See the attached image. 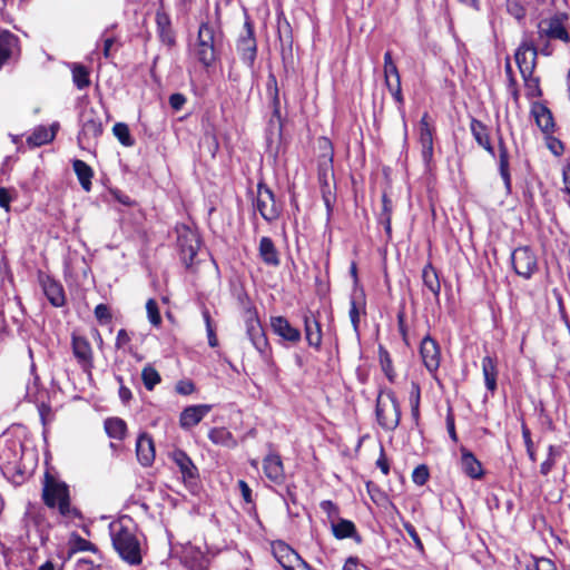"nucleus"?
<instances>
[{
    "instance_id": "f257e3e1",
    "label": "nucleus",
    "mask_w": 570,
    "mask_h": 570,
    "mask_svg": "<svg viewBox=\"0 0 570 570\" xmlns=\"http://www.w3.org/2000/svg\"><path fill=\"white\" fill-rule=\"evenodd\" d=\"M112 546L122 560L130 564L141 562L140 544L135 534V525L129 518H121L109 527Z\"/></svg>"
},
{
    "instance_id": "f03ea898",
    "label": "nucleus",
    "mask_w": 570,
    "mask_h": 570,
    "mask_svg": "<svg viewBox=\"0 0 570 570\" xmlns=\"http://www.w3.org/2000/svg\"><path fill=\"white\" fill-rule=\"evenodd\" d=\"M42 499L49 508H58L63 517L70 518L75 514V510L70 507L67 484L48 473L45 476Z\"/></svg>"
},
{
    "instance_id": "7ed1b4c3",
    "label": "nucleus",
    "mask_w": 570,
    "mask_h": 570,
    "mask_svg": "<svg viewBox=\"0 0 570 570\" xmlns=\"http://www.w3.org/2000/svg\"><path fill=\"white\" fill-rule=\"evenodd\" d=\"M193 52L204 66L208 67L217 58L215 28L208 23L199 26L197 40L193 46Z\"/></svg>"
},
{
    "instance_id": "20e7f679",
    "label": "nucleus",
    "mask_w": 570,
    "mask_h": 570,
    "mask_svg": "<svg viewBox=\"0 0 570 570\" xmlns=\"http://www.w3.org/2000/svg\"><path fill=\"white\" fill-rule=\"evenodd\" d=\"M102 130L101 114L92 107L85 108L81 114V130L78 135L79 146L83 149L90 148L96 144Z\"/></svg>"
},
{
    "instance_id": "39448f33",
    "label": "nucleus",
    "mask_w": 570,
    "mask_h": 570,
    "mask_svg": "<svg viewBox=\"0 0 570 570\" xmlns=\"http://www.w3.org/2000/svg\"><path fill=\"white\" fill-rule=\"evenodd\" d=\"M376 416L385 430H394L400 423L401 411L399 402L392 392L381 393L376 403Z\"/></svg>"
},
{
    "instance_id": "423d86ee",
    "label": "nucleus",
    "mask_w": 570,
    "mask_h": 570,
    "mask_svg": "<svg viewBox=\"0 0 570 570\" xmlns=\"http://www.w3.org/2000/svg\"><path fill=\"white\" fill-rule=\"evenodd\" d=\"M177 245L183 263L186 267L193 266L200 248L198 234L185 225L177 227Z\"/></svg>"
},
{
    "instance_id": "0eeeda50",
    "label": "nucleus",
    "mask_w": 570,
    "mask_h": 570,
    "mask_svg": "<svg viewBox=\"0 0 570 570\" xmlns=\"http://www.w3.org/2000/svg\"><path fill=\"white\" fill-rule=\"evenodd\" d=\"M272 553L284 570H295V566L303 570H313V568L301 558V556L286 542L277 540L271 544Z\"/></svg>"
},
{
    "instance_id": "6e6552de",
    "label": "nucleus",
    "mask_w": 570,
    "mask_h": 570,
    "mask_svg": "<svg viewBox=\"0 0 570 570\" xmlns=\"http://www.w3.org/2000/svg\"><path fill=\"white\" fill-rule=\"evenodd\" d=\"M511 261L515 273L525 279H529L538 269L537 255L528 246L515 248Z\"/></svg>"
},
{
    "instance_id": "1a4fd4ad",
    "label": "nucleus",
    "mask_w": 570,
    "mask_h": 570,
    "mask_svg": "<svg viewBox=\"0 0 570 570\" xmlns=\"http://www.w3.org/2000/svg\"><path fill=\"white\" fill-rule=\"evenodd\" d=\"M255 207L267 222L277 219L281 214V207L277 205L273 191L263 184L257 186Z\"/></svg>"
},
{
    "instance_id": "9d476101",
    "label": "nucleus",
    "mask_w": 570,
    "mask_h": 570,
    "mask_svg": "<svg viewBox=\"0 0 570 570\" xmlns=\"http://www.w3.org/2000/svg\"><path fill=\"white\" fill-rule=\"evenodd\" d=\"M538 29L541 38L554 39L563 42L570 41V35L564 26V18L561 16H554L541 20Z\"/></svg>"
},
{
    "instance_id": "9b49d317",
    "label": "nucleus",
    "mask_w": 570,
    "mask_h": 570,
    "mask_svg": "<svg viewBox=\"0 0 570 570\" xmlns=\"http://www.w3.org/2000/svg\"><path fill=\"white\" fill-rule=\"evenodd\" d=\"M537 49L529 40H523L518 47L514 59L521 76L532 75L537 63Z\"/></svg>"
},
{
    "instance_id": "f8f14e48",
    "label": "nucleus",
    "mask_w": 570,
    "mask_h": 570,
    "mask_svg": "<svg viewBox=\"0 0 570 570\" xmlns=\"http://www.w3.org/2000/svg\"><path fill=\"white\" fill-rule=\"evenodd\" d=\"M245 323L248 338L250 340L254 347L258 352L263 353L266 350L268 343L255 311L247 309Z\"/></svg>"
},
{
    "instance_id": "ddd939ff",
    "label": "nucleus",
    "mask_w": 570,
    "mask_h": 570,
    "mask_svg": "<svg viewBox=\"0 0 570 570\" xmlns=\"http://www.w3.org/2000/svg\"><path fill=\"white\" fill-rule=\"evenodd\" d=\"M420 354L426 370L430 373H435L441 362L440 346L436 341L425 336L421 342Z\"/></svg>"
},
{
    "instance_id": "4468645a",
    "label": "nucleus",
    "mask_w": 570,
    "mask_h": 570,
    "mask_svg": "<svg viewBox=\"0 0 570 570\" xmlns=\"http://www.w3.org/2000/svg\"><path fill=\"white\" fill-rule=\"evenodd\" d=\"M212 405H190L183 410L179 416V424L183 429L189 430L197 425L210 411Z\"/></svg>"
},
{
    "instance_id": "2eb2a0df",
    "label": "nucleus",
    "mask_w": 570,
    "mask_h": 570,
    "mask_svg": "<svg viewBox=\"0 0 570 570\" xmlns=\"http://www.w3.org/2000/svg\"><path fill=\"white\" fill-rule=\"evenodd\" d=\"M420 144L422 158L425 164H430L433 157V128L429 122L428 114H424L420 120Z\"/></svg>"
},
{
    "instance_id": "dca6fc26",
    "label": "nucleus",
    "mask_w": 570,
    "mask_h": 570,
    "mask_svg": "<svg viewBox=\"0 0 570 570\" xmlns=\"http://www.w3.org/2000/svg\"><path fill=\"white\" fill-rule=\"evenodd\" d=\"M271 327L276 335L287 342L295 344L301 340L299 330L293 327L291 323L283 316L271 317Z\"/></svg>"
},
{
    "instance_id": "f3484780",
    "label": "nucleus",
    "mask_w": 570,
    "mask_h": 570,
    "mask_svg": "<svg viewBox=\"0 0 570 570\" xmlns=\"http://www.w3.org/2000/svg\"><path fill=\"white\" fill-rule=\"evenodd\" d=\"M137 459L144 466H149L155 460V446L151 438L141 433L136 442Z\"/></svg>"
},
{
    "instance_id": "a211bd4d",
    "label": "nucleus",
    "mask_w": 570,
    "mask_h": 570,
    "mask_svg": "<svg viewBox=\"0 0 570 570\" xmlns=\"http://www.w3.org/2000/svg\"><path fill=\"white\" fill-rule=\"evenodd\" d=\"M169 456L178 466L185 481L196 479L197 468L184 451L176 449L169 454Z\"/></svg>"
},
{
    "instance_id": "6ab92c4d",
    "label": "nucleus",
    "mask_w": 570,
    "mask_h": 570,
    "mask_svg": "<svg viewBox=\"0 0 570 570\" xmlns=\"http://www.w3.org/2000/svg\"><path fill=\"white\" fill-rule=\"evenodd\" d=\"M72 350L81 366L89 370L92 366V351L89 342L85 337L73 336Z\"/></svg>"
},
{
    "instance_id": "aec40b11",
    "label": "nucleus",
    "mask_w": 570,
    "mask_h": 570,
    "mask_svg": "<svg viewBox=\"0 0 570 570\" xmlns=\"http://www.w3.org/2000/svg\"><path fill=\"white\" fill-rule=\"evenodd\" d=\"M237 50L242 60L249 68H253L254 61L256 59V41L249 28L247 30V35L238 40Z\"/></svg>"
},
{
    "instance_id": "412c9836",
    "label": "nucleus",
    "mask_w": 570,
    "mask_h": 570,
    "mask_svg": "<svg viewBox=\"0 0 570 570\" xmlns=\"http://www.w3.org/2000/svg\"><path fill=\"white\" fill-rule=\"evenodd\" d=\"M531 115L533 116L537 126L546 134H549L554 128V121L551 111L541 102H534L531 107Z\"/></svg>"
},
{
    "instance_id": "4be33fe9",
    "label": "nucleus",
    "mask_w": 570,
    "mask_h": 570,
    "mask_svg": "<svg viewBox=\"0 0 570 570\" xmlns=\"http://www.w3.org/2000/svg\"><path fill=\"white\" fill-rule=\"evenodd\" d=\"M156 23L161 41L173 46L175 43V35L171 29L170 17L163 8H159L156 12Z\"/></svg>"
},
{
    "instance_id": "5701e85b",
    "label": "nucleus",
    "mask_w": 570,
    "mask_h": 570,
    "mask_svg": "<svg viewBox=\"0 0 570 570\" xmlns=\"http://www.w3.org/2000/svg\"><path fill=\"white\" fill-rule=\"evenodd\" d=\"M59 124L53 122L49 128L45 126L37 127L33 132L28 137L27 142L32 147H39L53 140Z\"/></svg>"
},
{
    "instance_id": "b1692460",
    "label": "nucleus",
    "mask_w": 570,
    "mask_h": 570,
    "mask_svg": "<svg viewBox=\"0 0 570 570\" xmlns=\"http://www.w3.org/2000/svg\"><path fill=\"white\" fill-rule=\"evenodd\" d=\"M263 469L266 476L276 483H281L284 479V468L281 456L269 454L264 459Z\"/></svg>"
},
{
    "instance_id": "393cba45",
    "label": "nucleus",
    "mask_w": 570,
    "mask_h": 570,
    "mask_svg": "<svg viewBox=\"0 0 570 570\" xmlns=\"http://www.w3.org/2000/svg\"><path fill=\"white\" fill-rule=\"evenodd\" d=\"M461 469L472 479H480L483 475L480 461L466 449L461 450Z\"/></svg>"
},
{
    "instance_id": "a878e982",
    "label": "nucleus",
    "mask_w": 570,
    "mask_h": 570,
    "mask_svg": "<svg viewBox=\"0 0 570 570\" xmlns=\"http://www.w3.org/2000/svg\"><path fill=\"white\" fill-rule=\"evenodd\" d=\"M482 373L485 382V386L489 391L494 392L497 389L498 379V362L497 358L490 355H485L481 362Z\"/></svg>"
},
{
    "instance_id": "bb28decb",
    "label": "nucleus",
    "mask_w": 570,
    "mask_h": 570,
    "mask_svg": "<svg viewBox=\"0 0 570 570\" xmlns=\"http://www.w3.org/2000/svg\"><path fill=\"white\" fill-rule=\"evenodd\" d=\"M517 570H558V568L548 558L524 557L523 559H518Z\"/></svg>"
},
{
    "instance_id": "cd10ccee",
    "label": "nucleus",
    "mask_w": 570,
    "mask_h": 570,
    "mask_svg": "<svg viewBox=\"0 0 570 570\" xmlns=\"http://www.w3.org/2000/svg\"><path fill=\"white\" fill-rule=\"evenodd\" d=\"M258 253L262 261L269 266H278V252L269 237H262L259 240Z\"/></svg>"
},
{
    "instance_id": "c85d7f7f",
    "label": "nucleus",
    "mask_w": 570,
    "mask_h": 570,
    "mask_svg": "<svg viewBox=\"0 0 570 570\" xmlns=\"http://www.w3.org/2000/svg\"><path fill=\"white\" fill-rule=\"evenodd\" d=\"M42 287L47 298L53 306L60 307L65 304V292L59 283L51 278H47L42 282Z\"/></svg>"
},
{
    "instance_id": "c756f323",
    "label": "nucleus",
    "mask_w": 570,
    "mask_h": 570,
    "mask_svg": "<svg viewBox=\"0 0 570 570\" xmlns=\"http://www.w3.org/2000/svg\"><path fill=\"white\" fill-rule=\"evenodd\" d=\"M17 45L18 39L16 36L8 31L0 33V68L11 57Z\"/></svg>"
},
{
    "instance_id": "7c9ffc66",
    "label": "nucleus",
    "mask_w": 570,
    "mask_h": 570,
    "mask_svg": "<svg viewBox=\"0 0 570 570\" xmlns=\"http://www.w3.org/2000/svg\"><path fill=\"white\" fill-rule=\"evenodd\" d=\"M72 167L83 190L90 191L91 178L94 176V171L90 166L82 160L76 159Z\"/></svg>"
},
{
    "instance_id": "2f4dec72",
    "label": "nucleus",
    "mask_w": 570,
    "mask_h": 570,
    "mask_svg": "<svg viewBox=\"0 0 570 570\" xmlns=\"http://www.w3.org/2000/svg\"><path fill=\"white\" fill-rule=\"evenodd\" d=\"M305 335L308 344L314 347H320L322 343L321 325L316 320H311L308 316L304 317Z\"/></svg>"
},
{
    "instance_id": "473e14b6",
    "label": "nucleus",
    "mask_w": 570,
    "mask_h": 570,
    "mask_svg": "<svg viewBox=\"0 0 570 570\" xmlns=\"http://www.w3.org/2000/svg\"><path fill=\"white\" fill-rule=\"evenodd\" d=\"M422 278L424 286L433 294L435 298H439L441 285L436 271L432 265L428 264L422 271Z\"/></svg>"
},
{
    "instance_id": "72a5a7b5",
    "label": "nucleus",
    "mask_w": 570,
    "mask_h": 570,
    "mask_svg": "<svg viewBox=\"0 0 570 570\" xmlns=\"http://www.w3.org/2000/svg\"><path fill=\"white\" fill-rule=\"evenodd\" d=\"M105 431L109 438L122 440L127 433L126 422L119 417H109L105 421Z\"/></svg>"
},
{
    "instance_id": "f704fd0d",
    "label": "nucleus",
    "mask_w": 570,
    "mask_h": 570,
    "mask_svg": "<svg viewBox=\"0 0 570 570\" xmlns=\"http://www.w3.org/2000/svg\"><path fill=\"white\" fill-rule=\"evenodd\" d=\"M471 131H472L475 140L478 141V144L481 147H483L485 150H488L489 153L493 154V148L490 142V137H489L487 128L483 126V124L478 120H473L471 122Z\"/></svg>"
},
{
    "instance_id": "c9c22d12",
    "label": "nucleus",
    "mask_w": 570,
    "mask_h": 570,
    "mask_svg": "<svg viewBox=\"0 0 570 570\" xmlns=\"http://www.w3.org/2000/svg\"><path fill=\"white\" fill-rule=\"evenodd\" d=\"M393 78H394V81H392L391 78L385 79V83L389 88V91L393 96L394 100L400 105V109H402L404 98L402 95L401 77L397 76V77H393ZM401 111H403V110H401ZM402 118H403L404 134L406 135L407 126L404 120V112H402Z\"/></svg>"
},
{
    "instance_id": "e433bc0d",
    "label": "nucleus",
    "mask_w": 570,
    "mask_h": 570,
    "mask_svg": "<svg viewBox=\"0 0 570 570\" xmlns=\"http://www.w3.org/2000/svg\"><path fill=\"white\" fill-rule=\"evenodd\" d=\"M332 531L337 539L351 538L355 533V525L352 521L342 519L336 523L332 522Z\"/></svg>"
},
{
    "instance_id": "4c0bfd02",
    "label": "nucleus",
    "mask_w": 570,
    "mask_h": 570,
    "mask_svg": "<svg viewBox=\"0 0 570 570\" xmlns=\"http://www.w3.org/2000/svg\"><path fill=\"white\" fill-rule=\"evenodd\" d=\"M365 313V303L363 299L356 301L353 298L351 301V307L348 312V316L351 320V323L353 325L354 331L358 332V325H360V316L361 314Z\"/></svg>"
},
{
    "instance_id": "58836bf2",
    "label": "nucleus",
    "mask_w": 570,
    "mask_h": 570,
    "mask_svg": "<svg viewBox=\"0 0 570 570\" xmlns=\"http://www.w3.org/2000/svg\"><path fill=\"white\" fill-rule=\"evenodd\" d=\"M72 79L78 89H83L90 85L89 72L81 65H73Z\"/></svg>"
},
{
    "instance_id": "ea45409f",
    "label": "nucleus",
    "mask_w": 570,
    "mask_h": 570,
    "mask_svg": "<svg viewBox=\"0 0 570 570\" xmlns=\"http://www.w3.org/2000/svg\"><path fill=\"white\" fill-rule=\"evenodd\" d=\"M141 379L145 387L149 391H151L160 382L159 373L150 365H147L142 368Z\"/></svg>"
},
{
    "instance_id": "a19ab883",
    "label": "nucleus",
    "mask_w": 570,
    "mask_h": 570,
    "mask_svg": "<svg viewBox=\"0 0 570 570\" xmlns=\"http://www.w3.org/2000/svg\"><path fill=\"white\" fill-rule=\"evenodd\" d=\"M114 135L126 147H131L135 141L130 135L129 128L124 122H117L112 128Z\"/></svg>"
},
{
    "instance_id": "79ce46f5",
    "label": "nucleus",
    "mask_w": 570,
    "mask_h": 570,
    "mask_svg": "<svg viewBox=\"0 0 570 570\" xmlns=\"http://www.w3.org/2000/svg\"><path fill=\"white\" fill-rule=\"evenodd\" d=\"M420 396H421L420 386L416 383L412 382L409 401H410V405H411V414L415 422L419 421V416H420V410H419Z\"/></svg>"
},
{
    "instance_id": "37998d69",
    "label": "nucleus",
    "mask_w": 570,
    "mask_h": 570,
    "mask_svg": "<svg viewBox=\"0 0 570 570\" xmlns=\"http://www.w3.org/2000/svg\"><path fill=\"white\" fill-rule=\"evenodd\" d=\"M208 436L216 444L228 446L234 443L232 434L226 429L223 428L210 430Z\"/></svg>"
},
{
    "instance_id": "c03bdc74",
    "label": "nucleus",
    "mask_w": 570,
    "mask_h": 570,
    "mask_svg": "<svg viewBox=\"0 0 570 570\" xmlns=\"http://www.w3.org/2000/svg\"><path fill=\"white\" fill-rule=\"evenodd\" d=\"M525 86V92L528 97L534 98L541 96V89L539 85V79L533 77L532 75L522 76Z\"/></svg>"
},
{
    "instance_id": "a18cd8bd",
    "label": "nucleus",
    "mask_w": 570,
    "mask_h": 570,
    "mask_svg": "<svg viewBox=\"0 0 570 570\" xmlns=\"http://www.w3.org/2000/svg\"><path fill=\"white\" fill-rule=\"evenodd\" d=\"M380 363L386 377L392 382L395 377L392 360L387 351L383 350L382 347L380 348Z\"/></svg>"
},
{
    "instance_id": "49530a36",
    "label": "nucleus",
    "mask_w": 570,
    "mask_h": 570,
    "mask_svg": "<svg viewBox=\"0 0 570 570\" xmlns=\"http://www.w3.org/2000/svg\"><path fill=\"white\" fill-rule=\"evenodd\" d=\"M146 311L149 322L154 326H159L161 324V316L159 313L158 304L155 299L150 298L147 301Z\"/></svg>"
},
{
    "instance_id": "de8ad7c7",
    "label": "nucleus",
    "mask_w": 570,
    "mask_h": 570,
    "mask_svg": "<svg viewBox=\"0 0 570 570\" xmlns=\"http://www.w3.org/2000/svg\"><path fill=\"white\" fill-rule=\"evenodd\" d=\"M507 10L517 20H522L525 17V8L520 0H507Z\"/></svg>"
},
{
    "instance_id": "09e8293b",
    "label": "nucleus",
    "mask_w": 570,
    "mask_h": 570,
    "mask_svg": "<svg viewBox=\"0 0 570 570\" xmlns=\"http://www.w3.org/2000/svg\"><path fill=\"white\" fill-rule=\"evenodd\" d=\"M500 174L504 180L505 186L510 187V173H509V157L504 148L500 150Z\"/></svg>"
},
{
    "instance_id": "8fccbe9b",
    "label": "nucleus",
    "mask_w": 570,
    "mask_h": 570,
    "mask_svg": "<svg viewBox=\"0 0 570 570\" xmlns=\"http://www.w3.org/2000/svg\"><path fill=\"white\" fill-rule=\"evenodd\" d=\"M400 76L399 69L392 59L391 51H386L384 55V77L385 79Z\"/></svg>"
},
{
    "instance_id": "3c124183",
    "label": "nucleus",
    "mask_w": 570,
    "mask_h": 570,
    "mask_svg": "<svg viewBox=\"0 0 570 570\" xmlns=\"http://www.w3.org/2000/svg\"><path fill=\"white\" fill-rule=\"evenodd\" d=\"M558 455V451L553 445L549 446V453L546 461H543L540 465V472L543 475L549 474L556 463V456Z\"/></svg>"
},
{
    "instance_id": "603ef678",
    "label": "nucleus",
    "mask_w": 570,
    "mask_h": 570,
    "mask_svg": "<svg viewBox=\"0 0 570 570\" xmlns=\"http://www.w3.org/2000/svg\"><path fill=\"white\" fill-rule=\"evenodd\" d=\"M429 470L425 465H419L412 473V480L417 485H423L429 479Z\"/></svg>"
},
{
    "instance_id": "864d4df0",
    "label": "nucleus",
    "mask_w": 570,
    "mask_h": 570,
    "mask_svg": "<svg viewBox=\"0 0 570 570\" xmlns=\"http://www.w3.org/2000/svg\"><path fill=\"white\" fill-rule=\"evenodd\" d=\"M203 316H204V320H205V323H206V330H207V336H208V344L212 346V347H216L217 344H218V341H217V337H216V334L214 332V328L212 326V322H210V316H209V313L208 311H205L203 313Z\"/></svg>"
},
{
    "instance_id": "5fc2aeb1",
    "label": "nucleus",
    "mask_w": 570,
    "mask_h": 570,
    "mask_svg": "<svg viewBox=\"0 0 570 570\" xmlns=\"http://www.w3.org/2000/svg\"><path fill=\"white\" fill-rule=\"evenodd\" d=\"M95 316L102 324L109 323L111 320L110 311L105 304H99L96 306Z\"/></svg>"
},
{
    "instance_id": "6e6d98bb",
    "label": "nucleus",
    "mask_w": 570,
    "mask_h": 570,
    "mask_svg": "<svg viewBox=\"0 0 570 570\" xmlns=\"http://www.w3.org/2000/svg\"><path fill=\"white\" fill-rule=\"evenodd\" d=\"M522 436H523V440H524V444H525V448H527L528 455H529L530 460L534 462L535 461V453H534V450H533V442L531 440L530 430L525 425H522Z\"/></svg>"
},
{
    "instance_id": "4d7b16f0",
    "label": "nucleus",
    "mask_w": 570,
    "mask_h": 570,
    "mask_svg": "<svg viewBox=\"0 0 570 570\" xmlns=\"http://www.w3.org/2000/svg\"><path fill=\"white\" fill-rule=\"evenodd\" d=\"M175 390L178 394L189 395L195 391V384L190 380H181L177 382Z\"/></svg>"
},
{
    "instance_id": "13d9d810",
    "label": "nucleus",
    "mask_w": 570,
    "mask_h": 570,
    "mask_svg": "<svg viewBox=\"0 0 570 570\" xmlns=\"http://www.w3.org/2000/svg\"><path fill=\"white\" fill-rule=\"evenodd\" d=\"M382 204H383L382 217L384 218V220L386 223V230L389 232L391 229V226H390V219H391L390 214H391V210H392V203L386 197V195H383L382 196Z\"/></svg>"
},
{
    "instance_id": "bf43d9fd",
    "label": "nucleus",
    "mask_w": 570,
    "mask_h": 570,
    "mask_svg": "<svg viewBox=\"0 0 570 570\" xmlns=\"http://www.w3.org/2000/svg\"><path fill=\"white\" fill-rule=\"evenodd\" d=\"M403 527H404V529H405L406 533H407V534L411 537V539L414 541L415 547H416L417 549H420V550H423V543H422V541H421V539H420V537H419V534H417V532H416L415 528H414L411 523H409V522L403 523Z\"/></svg>"
},
{
    "instance_id": "052dcab7",
    "label": "nucleus",
    "mask_w": 570,
    "mask_h": 570,
    "mask_svg": "<svg viewBox=\"0 0 570 570\" xmlns=\"http://www.w3.org/2000/svg\"><path fill=\"white\" fill-rule=\"evenodd\" d=\"M267 91L273 97V100L275 104H278V88H277V80L274 75L268 76L267 80Z\"/></svg>"
},
{
    "instance_id": "680f3d73",
    "label": "nucleus",
    "mask_w": 570,
    "mask_h": 570,
    "mask_svg": "<svg viewBox=\"0 0 570 570\" xmlns=\"http://www.w3.org/2000/svg\"><path fill=\"white\" fill-rule=\"evenodd\" d=\"M12 200V196L9 189L1 187L0 188V207L3 208L7 213L10 212V203Z\"/></svg>"
},
{
    "instance_id": "e2e57ef3",
    "label": "nucleus",
    "mask_w": 570,
    "mask_h": 570,
    "mask_svg": "<svg viewBox=\"0 0 570 570\" xmlns=\"http://www.w3.org/2000/svg\"><path fill=\"white\" fill-rule=\"evenodd\" d=\"M238 488H239V491H240V494H242L244 501L246 503H252L253 498H252V490H250L249 485L244 480H239Z\"/></svg>"
},
{
    "instance_id": "0e129e2a",
    "label": "nucleus",
    "mask_w": 570,
    "mask_h": 570,
    "mask_svg": "<svg viewBox=\"0 0 570 570\" xmlns=\"http://www.w3.org/2000/svg\"><path fill=\"white\" fill-rule=\"evenodd\" d=\"M186 98L180 94H174L169 98V104L173 109L179 110L185 105Z\"/></svg>"
},
{
    "instance_id": "69168bd1",
    "label": "nucleus",
    "mask_w": 570,
    "mask_h": 570,
    "mask_svg": "<svg viewBox=\"0 0 570 570\" xmlns=\"http://www.w3.org/2000/svg\"><path fill=\"white\" fill-rule=\"evenodd\" d=\"M130 341V337L128 333L125 330H119L116 337V347L122 348L125 347Z\"/></svg>"
},
{
    "instance_id": "338daca9",
    "label": "nucleus",
    "mask_w": 570,
    "mask_h": 570,
    "mask_svg": "<svg viewBox=\"0 0 570 570\" xmlns=\"http://www.w3.org/2000/svg\"><path fill=\"white\" fill-rule=\"evenodd\" d=\"M76 570H100V568L87 559H79L76 563Z\"/></svg>"
},
{
    "instance_id": "774afa93",
    "label": "nucleus",
    "mask_w": 570,
    "mask_h": 570,
    "mask_svg": "<svg viewBox=\"0 0 570 570\" xmlns=\"http://www.w3.org/2000/svg\"><path fill=\"white\" fill-rule=\"evenodd\" d=\"M563 191L570 194V164L564 166L562 170Z\"/></svg>"
}]
</instances>
